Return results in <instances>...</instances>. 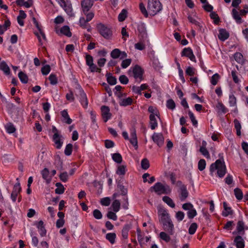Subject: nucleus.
Returning <instances> with one entry per match:
<instances>
[{
  "instance_id": "obj_27",
  "label": "nucleus",
  "mask_w": 248,
  "mask_h": 248,
  "mask_svg": "<svg viewBox=\"0 0 248 248\" xmlns=\"http://www.w3.org/2000/svg\"><path fill=\"white\" fill-rule=\"evenodd\" d=\"M180 190V199L181 201H185L188 196V192L187 190L186 187L183 188Z\"/></svg>"
},
{
  "instance_id": "obj_64",
  "label": "nucleus",
  "mask_w": 248,
  "mask_h": 248,
  "mask_svg": "<svg viewBox=\"0 0 248 248\" xmlns=\"http://www.w3.org/2000/svg\"><path fill=\"white\" fill-rule=\"evenodd\" d=\"M119 80L121 83L123 84H127L128 83L129 79L125 75H121L119 78Z\"/></svg>"
},
{
  "instance_id": "obj_48",
  "label": "nucleus",
  "mask_w": 248,
  "mask_h": 248,
  "mask_svg": "<svg viewBox=\"0 0 248 248\" xmlns=\"http://www.w3.org/2000/svg\"><path fill=\"white\" fill-rule=\"evenodd\" d=\"M141 166L142 169L147 170L150 167L149 160L146 158H143L141 161Z\"/></svg>"
},
{
  "instance_id": "obj_31",
  "label": "nucleus",
  "mask_w": 248,
  "mask_h": 248,
  "mask_svg": "<svg viewBox=\"0 0 248 248\" xmlns=\"http://www.w3.org/2000/svg\"><path fill=\"white\" fill-rule=\"evenodd\" d=\"M61 32L68 37L72 36V33L70 31V28L68 26H64L61 29Z\"/></svg>"
},
{
  "instance_id": "obj_50",
  "label": "nucleus",
  "mask_w": 248,
  "mask_h": 248,
  "mask_svg": "<svg viewBox=\"0 0 248 248\" xmlns=\"http://www.w3.org/2000/svg\"><path fill=\"white\" fill-rule=\"evenodd\" d=\"M197 228H198V225H197V223H192L190 225V226L188 229V233L190 234H194L197 230Z\"/></svg>"
},
{
  "instance_id": "obj_12",
  "label": "nucleus",
  "mask_w": 248,
  "mask_h": 248,
  "mask_svg": "<svg viewBox=\"0 0 248 248\" xmlns=\"http://www.w3.org/2000/svg\"><path fill=\"white\" fill-rule=\"evenodd\" d=\"M182 57H186L191 61L196 62V58L190 47H186L183 49L181 52Z\"/></svg>"
},
{
  "instance_id": "obj_16",
  "label": "nucleus",
  "mask_w": 248,
  "mask_h": 248,
  "mask_svg": "<svg viewBox=\"0 0 248 248\" xmlns=\"http://www.w3.org/2000/svg\"><path fill=\"white\" fill-rule=\"evenodd\" d=\"M62 136L60 134H54L52 137L53 141L56 145V148L60 149L63 144V141L61 140Z\"/></svg>"
},
{
  "instance_id": "obj_5",
  "label": "nucleus",
  "mask_w": 248,
  "mask_h": 248,
  "mask_svg": "<svg viewBox=\"0 0 248 248\" xmlns=\"http://www.w3.org/2000/svg\"><path fill=\"white\" fill-rule=\"evenodd\" d=\"M99 33L105 39H109L112 35L111 29L102 23H99L96 26Z\"/></svg>"
},
{
  "instance_id": "obj_11",
  "label": "nucleus",
  "mask_w": 248,
  "mask_h": 248,
  "mask_svg": "<svg viewBox=\"0 0 248 248\" xmlns=\"http://www.w3.org/2000/svg\"><path fill=\"white\" fill-rule=\"evenodd\" d=\"M154 142L159 147L164 144V138L162 133H154L152 137Z\"/></svg>"
},
{
  "instance_id": "obj_4",
  "label": "nucleus",
  "mask_w": 248,
  "mask_h": 248,
  "mask_svg": "<svg viewBox=\"0 0 248 248\" xmlns=\"http://www.w3.org/2000/svg\"><path fill=\"white\" fill-rule=\"evenodd\" d=\"M148 9L151 15H155L162 10V5L159 0H148Z\"/></svg>"
},
{
  "instance_id": "obj_24",
  "label": "nucleus",
  "mask_w": 248,
  "mask_h": 248,
  "mask_svg": "<svg viewBox=\"0 0 248 248\" xmlns=\"http://www.w3.org/2000/svg\"><path fill=\"white\" fill-rule=\"evenodd\" d=\"M108 82L111 85H115L117 83L116 78L112 76L110 73H107L106 75Z\"/></svg>"
},
{
  "instance_id": "obj_41",
  "label": "nucleus",
  "mask_w": 248,
  "mask_h": 248,
  "mask_svg": "<svg viewBox=\"0 0 248 248\" xmlns=\"http://www.w3.org/2000/svg\"><path fill=\"white\" fill-rule=\"evenodd\" d=\"M5 127L6 129V131L9 134L13 133L16 131L15 127L13 124L11 123L7 124Z\"/></svg>"
},
{
  "instance_id": "obj_45",
  "label": "nucleus",
  "mask_w": 248,
  "mask_h": 248,
  "mask_svg": "<svg viewBox=\"0 0 248 248\" xmlns=\"http://www.w3.org/2000/svg\"><path fill=\"white\" fill-rule=\"evenodd\" d=\"M159 237L166 242H169L170 240V236L164 232H161L159 233Z\"/></svg>"
},
{
  "instance_id": "obj_21",
  "label": "nucleus",
  "mask_w": 248,
  "mask_h": 248,
  "mask_svg": "<svg viewBox=\"0 0 248 248\" xmlns=\"http://www.w3.org/2000/svg\"><path fill=\"white\" fill-rule=\"evenodd\" d=\"M131 229V225L126 224L124 226L122 231V235L124 239H126L128 238V232Z\"/></svg>"
},
{
  "instance_id": "obj_47",
  "label": "nucleus",
  "mask_w": 248,
  "mask_h": 248,
  "mask_svg": "<svg viewBox=\"0 0 248 248\" xmlns=\"http://www.w3.org/2000/svg\"><path fill=\"white\" fill-rule=\"evenodd\" d=\"M118 188L120 189L121 191V194L124 196H125L127 193V189L124 186L121 184L120 182L118 183L117 185Z\"/></svg>"
},
{
  "instance_id": "obj_1",
  "label": "nucleus",
  "mask_w": 248,
  "mask_h": 248,
  "mask_svg": "<svg viewBox=\"0 0 248 248\" xmlns=\"http://www.w3.org/2000/svg\"><path fill=\"white\" fill-rule=\"evenodd\" d=\"M159 222L162 225L163 229L170 234L174 233V225L167 210L163 207L158 208Z\"/></svg>"
},
{
  "instance_id": "obj_14",
  "label": "nucleus",
  "mask_w": 248,
  "mask_h": 248,
  "mask_svg": "<svg viewBox=\"0 0 248 248\" xmlns=\"http://www.w3.org/2000/svg\"><path fill=\"white\" fill-rule=\"evenodd\" d=\"M21 190V187L20 186V183H16L14 186L13 191L11 194V198L13 202H15L16 201L18 194L20 192Z\"/></svg>"
},
{
  "instance_id": "obj_25",
  "label": "nucleus",
  "mask_w": 248,
  "mask_h": 248,
  "mask_svg": "<svg viewBox=\"0 0 248 248\" xmlns=\"http://www.w3.org/2000/svg\"><path fill=\"white\" fill-rule=\"evenodd\" d=\"M61 114L62 117L63 118V121L68 124H70L72 123V120L69 117V115L68 114L67 110H63L61 112Z\"/></svg>"
},
{
  "instance_id": "obj_56",
  "label": "nucleus",
  "mask_w": 248,
  "mask_h": 248,
  "mask_svg": "<svg viewBox=\"0 0 248 248\" xmlns=\"http://www.w3.org/2000/svg\"><path fill=\"white\" fill-rule=\"evenodd\" d=\"M229 104L231 107H234L236 105V98L233 94L229 95Z\"/></svg>"
},
{
  "instance_id": "obj_13",
  "label": "nucleus",
  "mask_w": 248,
  "mask_h": 248,
  "mask_svg": "<svg viewBox=\"0 0 248 248\" xmlns=\"http://www.w3.org/2000/svg\"><path fill=\"white\" fill-rule=\"evenodd\" d=\"M101 110L104 121L107 122L111 117L109 108L108 106H103L101 108Z\"/></svg>"
},
{
  "instance_id": "obj_28",
  "label": "nucleus",
  "mask_w": 248,
  "mask_h": 248,
  "mask_svg": "<svg viewBox=\"0 0 248 248\" xmlns=\"http://www.w3.org/2000/svg\"><path fill=\"white\" fill-rule=\"evenodd\" d=\"M41 174L43 178L46 180L48 183H49L51 180V177H49V171L48 170L47 168H45L44 170H42Z\"/></svg>"
},
{
  "instance_id": "obj_26",
  "label": "nucleus",
  "mask_w": 248,
  "mask_h": 248,
  "mask_svg": "<svg viewBox=\"0 0 248 248\" xmlns=\"http://www.w3.org/2000/svg\"><path fill=\"white\" fill-rule=\"evenodd\" d=\"M232 15L233 18L235 20L237 23L240 24L242 22V18L240 17V14L235 9H233L232 10Z\"/></svg>"
},
{
  "instance_id": "obj_32",
  "label": "nucleus",
  "mask_w": 248,
  "mask_h": 248,
  "mask_svg": "<svg viewBox=\"0 0 248 248\" xmlns=\"http://www.w3.org/2000/svg\"><path fill=\"white\" fill-rule=\"evenodd\" d=\"M18 76L22 83L25 84L28 82V77L26 74L22 71H20L19 72Z\"/></svg>"
},
{
  "instance_id": "obj_37",
  "label": "nucleus",
  "mask_w": 248,
  "mask_h": 248,
  "mask_svg": "<svg viewBox=\"0 0 248 248\" xmlns=\"http://www.w3.org/2000/svg\"><path fill=\"white\" fill-rule=\"evenodd\" d=\"M234 58L239 63H243L244 62L243 56L240 52H236L234 54Z\"/></svg>"
},
{
  "instance_id": "obj_46",
  "label": "nucleus",
  "mask_w": 248,
  "mask_h": 248,
  "mask_svg": "<svg viewBox=\"0 0 248 248\" xmlns=\"http://www.w3.org/2000/svg\"><path fill=\"white\" fill-rule=\"evenodd\" d=\"M126 166L122 165L118 167L116 170V173L118 175H124L125 173Z\"/></svg>"
},
{
  "instance_id": "obj_51",
  "label": "nucleus",
  "mask_w": 248,
  "mask_h": 248,
  "mask_svg": "<svg viewBox=\"0 0 248 248\" xmlns=\"http://www.w3.org/2000/svg\"><path fill=\"white\" fill-rule=\"evenodd\" d=\"M206 167V161L203 159H201L198 162V167L200 171H202Z\"/></svg>"
},
{
  "instance_id": "obj_29",
  "label": "nucleus",
  "mask_w": 248,
  "mask_h": 248,
  "mask_svg": "<svg viewBox=\"0 0 248 248\" xmlns=\"http://www.w3.org/2000/svg\"><path fill=\"white\" fill-rule=\"evenodd\" d=\"M162 200L164 202L166 203L169 206L171 207V208H174L175 206V204L174 202H173L172 200L168 196H164L162 198Z\"/></svg>"
},
{
  "instance_id": "obj_23",
  "label": "nucleus",
  "mask_w": 248,
  "mask_h": 248,
  "mask_svg": "<svg viewBox=\"0 0 248 248\" xmlns=\"http://www.w3.org/2000/svg\"><path fill=\"white\" fill-rule=\"evenodd\" d=\"M116 234L114 232H109L106 234V239L108 240L111 244H114L115 243Z\"/></svg>"
},
{
  "instance_id": "obj_35",
  "label": "nucleus",
  "mask_w": 248,
  "mask_h": 248,
  "mask_svg": "<svg viewBox=\"0 0 248 248\" xmlns=\"http://www.w3.org/2000/svg\"><path fill=\"white\" fill-rule=\"evenodd\" d=\"M210 16L211 19L214 20V24L217 25L220 22V18L217 14L215 12H211L210 14Z\"/></svg>"
},
{
  "instance_id": "obj_40",
  "label": "nucleus",
  "mask_w": 248,
  "mask_h": 248,
  "mask_svg": "<svg viewBox=\"0 0 248 248\" xmlns=\"http://www.w3.org/2000/svg\"><path fill=\"white\" fill-rule=\"evenodd\" d=\"M234 193L236 198L238 200L242 199L243 194L242 190L239 188H236L234 189Z\"/></svg>"
},
{
  "instance_id": "obj_30",
  "label": "nucleus",
  "mask_w": 248,
  "mask_h": 248,
  "mask_svg": "<svg viewBox=\"0 0 248 248\" xmlns=\"http://www.w3.org/2000/svg\"><path fill=\"white\" fill-rule=\"evenodd\" d=\"M120 205L121 203L120 201L118 200H115L111 204L113 211L114 212H118L120 210Z\"/></svg>"
},
{
  "instance_id": "obj_60",
  "label": "nucleus",
  "mask_w": 248,
  "mask_h": 248,
  "mask_svg": "<svg viewBox=\"0 0 248 248\" xmlns=\"http://www.w3.org/2000/svg\"><path fill=\"white\" fill-rule=\"evenodd\" d=\"M188 115H189V118L192 123L193 125L194 126L197 127V124H198V122L196 120L193 113L190 110H189L188 111Z\"/></svg>"
},
{
  "instance_id": "obj_8",
  "label": "nucleus",
  "mask_w": 248,
  "mask_h": 248,
  "mask_svg": "<svg viewBox=\"0 0 248 248\" xmlns=\"http://www.w3.org/2000/svg\"><path fill=\"white\" fill-rule=\"evenodd\" d=\"M94 0H82L81 5L84 14L93 13L90 11L94 3Z\"/></svg>"
},
{
  "instance_id": "obj_57",
  "label": "nucleus",
  "mask_w": 248,
  "mask_h": 248,
  "mask_svg": "<svg viewBox=\"0 0 248 248\" xmlns=\"http://www.w3.org/2000/svg\"><path fill=\"white\" fill-rule=\"evenodd\" d=\"M50 66L47 64L42 67L41 72L43 75H47L50 72Z\"/></svg>"
},
{
  "instance_id": "obj_61",
  "label": "nucleus",
  "mask_w": 248,
  "mask_h": 248,
  "mask_svg": "<svg viewBox=\"0 0 248 248\" xmlns=\"http://www.w3.org/2000/svg\"><path fill=\"white\" fill-rule=\"evenodd\" d=\"M116 212L108 211L107 214V217L108 219H112L116 221L117 219V216L115 214Z\"/></svg>"
},
{
  "instance_id": "obj_20",
  "label": "nucleus",
  "mask_w": 248,
  "mask_h": 248,
  "mask_svg": "<svg viewBox=\"0 0 248 248\" xmlns=\"http://www.w3.org/2000/svg\"><path fill=\"white\" fill-rule=\"evenodd\" d=\"M37 228L41 236L44 237L46 235V231L45 228L44 222L42 220H40L38 222Z\"/></svg>"
},
{
  "instance_id": "obj_42",
  "label": "nucleus",
  "mask_w": 248,
  "mask_h": 248,
  "mask_svg": "<svg viewBox=\"0 0 248 248\" xmlns=\"http://www.w3.org/2000/svg\"><path fill=\"white\" fill-rule=\"evenodd\" d=\"M132 103V99L130 97H128L125 99H123L121 102L120 105L121 106H127L130 105Z\"/></svg>"
},
{
  "instance_id": "obj_44",
  "label": "nucleus",
  "mask_w": 248,
  "mask_h": 248,
  "mask_svg": "<svg viewBox=\"0 0 248 248\" xmlns=\"http://www.w3.org/2000/svg\"><path fill=\"white\" fill-rule=\"evenodd\" d=\"M127 11L125 9L122 10L118 16V20L120 22L124 21L127 17Z\"/></svg>"
},
{
  "instance_id": "obj_58",
  "label": "nucleus",
  "mask_w": 248,
  "mask_h": 248,
  "mask_svg": "<svg viewBox=\"0 0 248 248\" xmlns=\"http://www.w3.org/2000/svg\"><path fill=\"white\" fill-rule=\"evenodd\" d=\"M139 7L141 13L145 17H147L148 16V14L143 3H140Z\"/></svg>"
},
{
  "instance_id": "obj_63",
  "label": "nucleus",
  "mask_w": 248,
  "mask_h": 248,
  "mask_svg": "<svg viewBox=\"0 0 248 248\" xmlns=\"http://www.w3.org/2000/svg\"><path fill=\"white\" fill-rule=\"evenodd\" d=\"M200 152L202 153V154L204 155L207 158H210V155L209 152L207 150L206 148L200 147Z\"/></svg>"
},
{
  "instance_id": "obj_9",
  "label": "nucleus",
  "mask_w": 248,
  "mask_h": 248,
  "mask_svg": "<svg viewBox=\"0 0 248 248\" xmlns=\"http://www.w3.org/2000/svg\"><path fill=\"white\" fill-rule=\"evenodd\" d=\"M133 73L136 79H139L140 82L143 80V69L139 65H136L133 69Z\"/></svg>"
},
{
  "instance_id": "obj_33",
  "label": "nucleus",
  "mask_w": 248,
  "mask_h": 248,
  "mask_svg": "<svg viewBox=\"0 0 248 248\" xmlns=\"http://www.w3.org/2000/svg\"><path fill=\"white\" fill-rule=\"evenodd\" d=\"M236 230L237 231V232L239 234L241 233V232H243L242 234H244V223L242 220H239L237 222Z\"/></svg>"
},
{
  "instance_id": "obj_19",
  "label": "nucleus",
  "mask_w": 248,
  "mask_h": 248,
  "mask_svg": "<svg viewBox=\"0 0 248 248\" xmlns=\"http://www.w3.org/2000/svg\"><path fill=\"white\" fill-rule=\"evenodd\" d=\"M155 115H156L158 117H159L157 114H151L149 116L150 124L151 128L152 130L155 129L157 126V123L156 120L155 118Z\"/></svg>"
},
{
  "instance_id": "obj_62",
  "label": "nucleus",
  "mask_w": 248,
  "mask_h": 248,
  "mask_svg": "<svg viewBox=\"0 0 248 248\" xmlns=\"http://www.w3.org/2000/svg\"><path fill=\"white\" fill-rule=\"evenodd\" d=\"M93 216L97 219H100L102 218V214L100 210L95 209L93 211Z\"/></svg>"
},
{
  "instance_id": "obj_15",
  "label": "nucleus",
  "mask_w": 248,
  "mask_h": 248,
  "mask_svg": "<svg viewBox=\"0 0 248 248\" xmlns=\"http://www.w3.org/2000/svg\"><path fill=\"white\" fill-rule=\"evenodd\" d=\"M131 138L129 140L130 143L134 146L136 149L138 147V140L136 135V131L135 128L131 130L130 133Z\"/></svg>"
},
{
  "instance_id": "obj_36",
  "label": "nucleus",
  "mask_w": 248,
  "mask_h": 248,
  "mask_svg": "<svg viewBox=\"0 0 248 248\" xmlns=\"http://www.w3.org/2000/svg\"><path fill=\"white\" fill-rule=\"evenodd\" d=\"M34 34L37 37L39 42L40 43V45H42V44H43V43L42 42V40H41V36H42L43 40H44L45 41L46 40V38L45 34L44 32L43 31V30L40 31H39V32H34Z\"/></svg>"
},
{
  "instance_id": "obj_53",
  "label": "nucleus",
  "mask_w": 248,
  "mask_h": 248,
  "mask_svg": "<svg viewBox=\"0 0 248 248\" xmlns=\"http://www.w3.org/2000/svg\"><path fill=\"white\" fill-rule=\"evenodd\" d=\"M197 211L194 208V207H193V208H191V209L188 210V212H187V217L189 219H192L194 218L197 215Z\"/></svg>"
},
{
  "instance_id": "obj_22",
  "label": "nucleus",
  "mask_w": 248,
  "mask_h": 248,
  "mask_svg": "<svg viewBox=\"0 0 248 248\" xmlns=\"http://www.w3.org/2000/svg\"><path fill=\"white\" fill-rule=\"evenodd\" d=\"M0 70L3 71L6 75L10 73V69L5 61H2L0 63Z\"/></svg>"
},
{
  "instance_id": "obj_39",
  "label": "nucleus",
  "mask_w": 248,
  "mask_h": 248,
  "mask_svg": "<svg viewBox=\"0 0 248 248\" xmlns=\"http://www.w3.org/2000/svg\"><path fill=\"white\" fill-rule=\"evenodd\" d=\"M121 50L118 48H115L110 53V56L113 59H116L119 58L120 56Z\"/></svg>"
},
{
  "instance_id": "obj_43",
  "label": "nucleus",
  "mask_w": 248,
  "mask_h": 248,
  "mask_svg": "<svg viewBox=\"0 0 248 248\" xmlns=\"http://www.w3.org/2000/svg\"><path fill=\"white\" fill-rule=\"evenodd\" d=\"M112 159L117 163H121L122 162V157L119 153H114L112 155Z\"/></svg>"
},
{
  "instance_id": "obj_54",
  "label": "nucleus",
  "mask_w": 248,
  "mask_h": 248,
  "mask_svg": "<svg viewBox=\"0 0 248 248\" xmlns=\"http://www.w3.org/2000/svg\"><path fill=\"white\" fill-rule=\"evenodd\" d=\"M166 106L169 109L173 110L175 108V103L172 99H170L167 100Z\"/></svg>"
},
{
  "instance_id": "obj_38",
  "label": "nucleus",
  "mask_w": 248,
  "mask_h": 248,
  "mask_svg": "<svg viewBox=\"0 0 248 248\" xmlns=\"http://www.w3.org/2000/svg\"><path fill=\"white\" fill-rule=\"evenodd\" d=\"M223 207L225 211H227V210H229V211L228 212H222V215L223 217H226L228 216L229 215H232L233 214V211L231 210V208L230 207H227V203L225 202H223Z\"/></svg>"
},
{
  "instance_id": "obj_52",
  "label": "nucleus",
  "mask_w": 248,
  "mask_h": 248,
  "mask_svg": "<svg viewBox=\"0 0 248 248\" xmlns=\"http://www.w3.org/2000/svg\"><path fill=\"white\" fill-rule=\"evenodd\" d=\"M50 84L52 85H56L58 83V79L55 74H51L48 78Z\"/></svg>"
},
{
  "instance_id": "obj_2",
  "label": "nucleus",
  "mask_w": 248,
  "mask_h": 248,
  "mask_svg": "<svg viewBox=\"0 0 248 248\" xmlns=\"http://www.w3.org/2000/svg\"><path fill=\"white\" fill-rule=\"evenodd\" d=\"M217 170V174L220 178L223 177L226 173V168L224 162L220 159H217L214 163H212L210 167L211 173Z\"/></svg>"
},
{
  "instance_id": "obj_34",
  "label": "nucleus",
  "mask_w": 248,
  "mask_h": 248,
  "mask_svg": "<svg viewBox=\"0 0 248 248\" xmlns=\"http://www.w3.org/2000/svg\"><path fill=\"white\" fill-rule=\"evenodd\" d=\"M216 108L218 109V112H221L225 114L228 111V109L225 107V106L221 102H219L216 106Z\"/></svg>"
},
{
  "instance_id": "obj_49",
  "label": "nucleus",
  "mask_w": 248,
  "mask_h": 248,
  "mask_svg": "<svg viewBox=\"0 0 248 248\" xmlns=\"http://www.w3.org/2000/svg\"><path fill=\"white\" fill-rule=\"evenodd\" d=\"M73 150V145L69 143L66 145L65 150L64 154L66 155L69 156L71 155Z\"/></svg>"
},
{
  "instance_id": "obj_59",
  "label": "nucleus",
  "mask_w": 248,
  "mask_h": 248,
  "mask_svg": "<svg viewBox=\"0 0 248 248\" xmlns=\"http://www.w3.org/2000/svg\"><path fill=\"white\" fill-rule=\"evenodd\" d=\"M132 62L131 59H125L123 60L121 63V66L123 68H126L130 65Z\"/></svg>"
},
{
  "instance_id": "obj_6",
  "label": "nucleus",
  "mask_w": 248,
  "mask_h": 248,
  "mask_svg": "<svg viewBox=\"0 0 248 248\" xmlns=\"http://www.w3.org/2000/svg\"><path fill=\"white\" fill-rule=\"evenodd\" d=\"M84 15L86 16V19L84 17H81L79 19V25L82 28L87 29V31L90 32L92 30V28L88 22L90 21L93 18L94 14L93 13H91Z\"/></svg>"
},
{
  "instance_id": "obj_18",
  "label": "nucleus",
  "mask_w": 248,
  "mask_h": 248,
  "mask_svg": "<svg viewBox=\"0 0 248 248\" xmlns=\"http://www.w3.org/2000/svg\"><path fill=\"white\" fill-rule=\"evenodd\" d=\"M218 37L220 40L224 41L229 37V33L225 29H220L219 30Z\"/></svg>"
},
{
  "instance_id": "obj_17",
  "label": "nucleus",
  "mask_w": 248,
  "mask_h": 248,
  "mask_svg": "<svg viewBox=\"0 0 248 248\" xmlns=\"http://www.w3.org/2000/svg\"><path fill=\"white\" fill-rule=\"evenodd\" d=\"M236 248H244L245 241L242 236L238 235L234 238L233 241Z\"/></svg>"
},
{
  "instance_id": "obj_7",
  "label": "nucleus",
  "mask_w": 248,
  "mask_h": 248,
  "mask_svg": "<svg viewBox=\"0 0 248 248\" xmlns=\"http://www.w3.org/2000/svg\"><path fill=\"white\" fill-rule=\"evenodd\" d=\"M65 12L70 16H73L74 13L72 4L70 0H56Z\"/></svg>"
},
{
  "instance_id": "obj_10",
  "label": "nucleus",
  "mask_w": 248,
  "mask_h": 248,
  "mask_svg": "<svg viewBox=\"0 0 248 248\" xmlns=\"http://www.w3.org/2000/svg\"><path fill=\"white\" fill-rule=\"evenodd\" d=\"M78 90L81 104L84 108H87L88 105V102L86 94L80 86H79Z\"/></svg>"
},
{
  "instance_id": "obj_3",
  "label": "nucleus",
  "mask_w": 248,
  "mask_h": 248,
  "mask_svg": "<svg viewBox=\"0 0 248 248\" xmlns=\"http://www.w3.org/2000/svg\"><path fill=\"white\" fill-rule=\"evenodd\" d=\"M151 190H154L157 194H168L171 192V189L168 185H163L160 182L156 183L151 187Z\"/></svg>"
},
{
  "instance_id": "obj_55",
  "label": "nucleus",
  "mask_w": 248,
  "mask_h": 248,
  "mask_svg": "<svg viewBox=\"0 0 248 248\" xmlns=\"http://www.w3.org/2000/svg\"><path fill=\"white\" fill-rule=\"evenodd\" d=\"M219 78V75L217 73L213 75L211 79V84L213 85H216L217 83Z\"/></svg>"
}]
</instances>
